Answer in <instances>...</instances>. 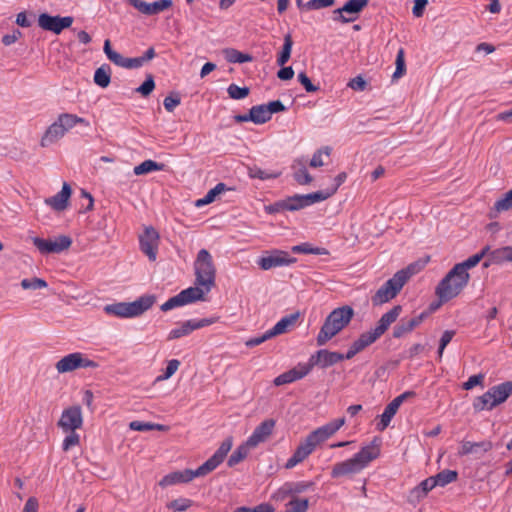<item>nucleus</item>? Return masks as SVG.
I'll return each instance as SVG.
<instances>
[{
    "instance_id": "nucleus-1",
    "label": "nucleus",
    "mask_w": 512,
    "mask_h": 512,
    "mask_svg": "<svg viewBox=\"0 0 512 512\" xmlns=\"http://www.w3.org/2000/svg\"><path fill=\"white\" fill-rule=\"evenodd\" d=\"M233 440L231 437L226 438L216 450V452L196 470L185 469L183 471H174L165 475L159 482L162 488L178 484L187 483L196 477H203L215 470L225 459L231 450Z\"/></svg>"
},
{
    "instance_id": "nucleus-2",
    "label": "nucleus",
    "mask_w": 512,
    "mask_h": 512,
    "mask_svg": "<svg viewBox=\"0 0 512 512\" xmlns=\"http://www.w3.org/2000/svg\"><path fill=\"white\" fill-rule=\"evenodd\" d=\"M380 455V444L375 438L370 444L361 448L352 458L336 463L332 470V478L352 476L360 473L369 463Z\"/></svg>"
},
{
    "instance_id": "nucleus-3",
    "label": "nucleus",
    "mask_w": 512,
    "mask_h": 512,
    "mask_svg": "<svg viewBox=\"0 0 512 512\" xmlns=\"http://www.w3.org/2000/svg\"><path fill=\"white\" fill-rule=\"evenodd\" d=\"M401 311L402 307L396 305L383 314L374 329L362 333L359 338L352 343L347 353L344 354V359H352L356 354L373 344L387 331L389 326L397 320Z\"/></svg>"
},
{
    "instance_id": "nucleus-4",
    "label": "nucleus",
    "mask_w": 512,
    "mask_h": 512,
    "mask_svg": "<svg viewBox=\"0 0 512 512\" xmlns=\"http://www.w3.org/2000/svg\"><path fill=\"white\" fill-rule=\"evenodd\" d=\"M354 317V310L351 306L344 305L335 308L326 317L316 338L317 345L323 346L339 332H341Z\"/></svg>"
},
{
    "instance_id": "nucleus-5",
    "label": "nucleus",
    "mask_w": 512,
    "mask_h": 512,
    "mask_svg": "<svg viewBox=\"0 0 512 512\" xmlns=\"http://www.w3.org/2000/svg\"><path fill=\"white\" fill-rule=\"evenodd\" d=\"M415 273V265L411 264L405 269L399 270L392 278L385 282L372 296L374 306L382 305L395 298L409 278Z\"/></svg>"
},
{
    "instance_id": "nucleus-6",
    "label": "nucleus",
    "mask_w": 512,
    "mask_h": 512,
    "mask_svg": "<svg viewBox=\"0 0 512 512\" xmlns=\"http://www.w3.org/2000/svg\"><path fill=\"white\" fill-rule=\"evenodd\" d=\"M470 274H463L453 267L436 287L435 294L440 302H447L457 297L468 285Z\"/></svg>"
},
{
    "instance_id": "nucleus-7",
    "label": "nucleus",
    "mask_w": 512,
    "mask_h": 512,
    "mask_svg": "<svg viewBox=\"0 0 512 512\" xmlns=\"http://www.w3.org/2000/svg\"><path fill=\"white\" fill-rule=\"evenodd\" d=\"M156 302L154 295H144L133 302H120L106 305L104 310L107 314H112L122 318H132L142 315L149 310Z\"/></svg>"
},
{
    "instance_id": "nucleus-8",
    "label": "nucleus",
    "mask_w": 512,
    "mask_h": 512,
    "mask_svg": "<svg viewBox=\"0 0 512 512\" xmlns=\"http://www.w3.org/2000/svg\"><path fill=\"white\" fill-rule=\"evenodd\" d=\"M512 395V381H506L491 387L483 395L475 398L473 408L476 412L492 410Z\"/></svg>"
},
{
    "instance_id": "nucleus-9",
    "label": "nucleus",
    "mask_w": 512,
    "mask_h": 512,
    "mask_svg": "<svg viewBox=\"0 0 512 512\" xmlns=\"http://www.w3.org/2000/svg\"><path fill=\"white\" fill-rule=\"evenodd\" d=\"M322 199L323 196L319 193H309L305 195L296 194L265 206V211L269 214L282 211H298L314 203L321 202Z\"/></svg>"
},
{
    "instance_id": "nucleus-10",
    "label": "nucleus",
    "mask_w": 512,
    "mask_h": 512,
    "mask_svg": "<svg viewBox=\"0 0 512 512\" xmlns=\"http://www.w3.org/2000/svg\"><path fill=\"white\" fill-rule=\"evenodd\" d=\"M195 284L213 288L215 286L216 268L211 254L201 249L194 262Z\"/></svg>"
},
{
    "instance_id": "nucleus-11",
    "label": "nucleus",
    "mask_w": 512,
    "mask_h": 512,
    "mask_svg": "<svg viewBox=\"0 0 512 512\" xmlns=\"http://www.w3.org/2000/svg\"><path fill=\"white\" fill-rule=\"evenodd\" d=\"M97 362L87 358L80 352H75L62 357L55 364L58 373H68L79 368H97Z\"/></svg>"
},
{
    "instance_id": "nucleus-12",
    "label": "nucleus",
    "mask_w": 512,
    "mask_h": 512,
    "mask_svg": "<svg viewBox=\"0 0 512 512\" xmlns=\"http://www.w3.org/2000/svg\"><path fill=\"white\" fill-rule=\"evenodd\" d=\"M32 242L38 251L43 254H58L68 250L72 245V239L66 235H60L54 239H43L40 237H32Z\"/></svg>"
},
{
    "instance_id": "nucleus-13",
    "label": "nucleus",
    "mask_w": 512,
    "mask_h": 512,
    "mask_svg": "<svg viewBox=\"0 0 512 512\" xmlns=\"http://www.w3.org/2000/svg\"><path fill=\"white\" fill-rule=\"evenodd\" d=\"M83 413L80 405L65 408L58 420L57 426L62 432L81 429L83 426Z\"/></svg>"
},
{
    "instance_id": "nucleus-14",
    "label": "nucleus",
    "mask_w": 512,
    "mask_h": 512,
    "mask_svg": "<svg viewBox=\"0 0 512 512\" xmlns=\"http://www.w3.org/2000/svg\"><path fill=\"white\" fill-rule=\"evenodd\" d=\"M73 21L74 19L71 16H51L47 13H42L38 17L39 27L55 34H60L64 29L69 28Z\"/></svg>"
},
{
    "instance_id": "nucleus-15",
    "label": "nucleus",
    "mask_w": 512,
    "mask_h": 512,
    "mask_svg": "<svg viewBox=\"0 0 512 512\" xmlns=\"http://www.w3.org/2000/svg\"><path fill=\"white\" fill-rule=\"evenodd\" d=\"M344 424V417L333 420L309 433L307 438L316 448L319 444L333 436Z\"/></svg>"
},
{
    "instance_id": "nucleus-16",
    "label": "nucleus",
    "mask_w": 512,
    "mask_h": 512,
    "mask_svg": "<svg viewBox=\"0 0 512 512\" xmlns=\"http://www.w3.org/2000/svg\"><path fill=\"white\" fill-rule=\"evenodd\" d=\"M296 262V259L282 250H273L258 259L257 263L262 270H269L275 267L287 266Z\"/></svg>"
},
{
    "instance_id": "nucleus-17",
    "label": "nucleus",
    "mask_w": 512,
    "mask_h": 512,
    "mask_svg": "<svg viewBox=\"0 0 512 512\" xmlns=\"http://www.w3.org/2000/svg\"><path fill=\"white\" fill-rule=\"evenodd\" d=\"M141 251L155 261L159 245V233L153 227H146L144 233L139 237Z\"/></svg>"
},
{
    "instance_id": "nucleus-18",
    "label": "nucleus",
    "mask_w": 512,
    "mask_h": 512,
    "mask_svg": "<svg viewBox=\"0 0 512 512\" xmlns=\"http://www.w3.org/2000/svg\"><path fill=\"white\" fill-rule=\"evenodd\" d=\"M415 393L413 391H406L401 395L394 398L385 408L384 412L380 416V423L377 424V429L379 431H384L390 424L392 418L397 413L401 404L408 398L414 397Z\"/></svg>"
},
{
    "instance_id": "nucleus-19",
    "label": "nucleus",
    "mask_w": 512,
    "mask_h": 512,
    "mask_svg": "<svg viewBox=\"0 0 512 512\" xmlns=\"http://www.w3.org/2000/svg\"><path fill=\"white\" fill-rule=\"evenodd\" d=\"M103 49L107 58L119 67H123L126 69H135L140 68L144 65L142 57L125 58L120 53L114 51L111 48V43L108 39L105 40Z\"/></svg>"
},
{
    "instance_id": "nucleus-20",
    "label": "nucleus",
    "mask_w": 512,
    "mask_h": 512,
    "mask_svg": "<svg viewBox=\"0 0 512 512\" xmlns=\"http://www.w3.org/2000/svg\"><path fill=\"white\" fill-rule=\"evenodd\" d=\"M344 360V354L339 352H331L326 349L317 351L307 362L310 371L314 366L327 368Z\"/></svg>"
},
{
    "instance_id": "nucleus-21",
    "label": "nucleus",
    "mask_w": 512,
    "mask_h": 512,
    "mask_svg": "<svg viewBox=\"0 0 512 512\" xmlns=\"http://www.w3.org/2000/svg\"><path fill=\"white\" fill-rule=\"evenodd\" d=\"M493 448V444L489 440L480 442L461 441L457 455L459 457L474 455L476 459H480L483 455Z\"/></svg>"
},
{
    "instance_id": "nucleus-22",
    "label": "nucleus",
    "mask_w": 512,
    "mask_h": 512,
    "mask_svg": "<svg viewBox=\"0 0 512 512\" xmlns=\"http://www.w3.org/2000/svg\"><path fill=\"white\" fill-rule=\"evenodd\" d=\"M276 425L274 419H266L258 425L253 431L252 435L247 439L250 447H257L260 443L265 442L272 434Z\"/></svg>"
},
{
    "instance_id": "nucleus-23",
    "label": "nucleus",
    "mask_w": 512,
    "mask_h": 512,
    "mask_svg": "<svg viewBox=\"0 0 512 512\" xmlns=\"http://www.w3.org/2000/svg\"><path fill=\"white\" fill-rule=\"evenodd\" d=\"M310 373V369L307 363L304 364H298L291 370L280 374L277 376L273 383L275 386H281L284 384L292 383L296 380L304 378L306 375Z\"/></svg>"
},
{
    "instance_id": "nucleus-24",
    "label": "nucleus",
    "mask_w": 512,
    "mask_h": 512,
    "mask_svg": "<svg viewBox=\"0 0 512 512\" xmlns=\"http://www.w3.org/2000/svg\"><path fill=\"white\" fill-rule=\"evenodd\" d=\"M314 450L315 446L306 437L303 441L300 442L294 454L287 460L284 467L286 469L294 468L296 465L303 462Z\"/></svg>"
},
{
    "instance_id": "nucleus-25",
    "label": "nucleus",
    "mask_w": 512,
    "mask_h": 512,
    "mask_svg": "<svg viewBox=\"0 0 512 512\" xmlns=\"http://www.w3.org/2000/svg\"><path fill=\"white\" fill-rule=\"evenodd\" d=\"M71 194L72 189L70 185L64 182L61 191L53 197L46 198L45 204L50 206L55 211H64L68 207Z\"/></svg>"
},
{
    "instance_id": "nucleus-26",
    "label": "nucleus",
    "mask_w": 512,
    "mask_h": 512,
    "mask_svg": "<svg viewBox=\"0 0 512 512\" xmlns=\"http://www.w3.org/2000/svg\"><path fill=\"white\" fill-rule=\"evenodd\" d=\"M368 5V0H348L343 7L338 8L334 11V13L339 14L337 18L342 23L352 22L356 19V17L347 18L343 15V13L347 14H359L366 6Z\"/></svg>"
},
{
    "instance_id": "nucleus-27",
    "label": "nucleus",
    "mask_w": 512,
    "mask_h": 512,
    "mask_svg": "<svg viewBox=\"0 0 512 512\" xmlns=\"http://www.w3.org/2000/svg\"><path fill=\"white\" fill-rule=\"evenodd\" d=\"M426 313H421L418 316H415L411 319H403L398 323L393 329V337L401 338L404 335L413 331L417 326H419L426 317Z\"/></svg>"
},
{
    "instance_id": "nucleus-28",
    "label": "nucleus",
    "mask_w": 512,
    "mask_h": 512,
    "mask_svg": "<svg viewBox=\"0 0 512 512\" xmlns=\"http://www.w3.org/2000/svg\"><path fill=\"white\" fill-rule=\"evenodd\" d=\"M66 132L61 125L55 120L45 131L41 138L40 145L48 147L65 136Z\"/></svg>"
},
{
    "instance_id": "nucleus-29",
    "label": "nucleus",
    "mask_w": 512,
    "mask_h": 512,
    "mask_svg": "<svg viewBox=\"0 0 512 512\" xmlns=\"http://www.w3.org/2000/svg\"><path fill=\"white\" fill-rule=\"evenodd\" d=\"M212 288L200 286L195 284L194 287H189L180 292L185 304L193 303L196 301L205 300V296L211 291Z\"/></svg>"
},
{
    "instance_id": "nucleus-30",
    "label": "nucleus",
    "mask_w": 512,
    "mask_h": 512,
    "mask_svg": "<svg viewBox=\"0 0 512 512\" xmlns=\"http://www.w3.org/2000/svg\"><path fill=\"white\" fill-rule=\"evenodd\" d=\"M512 209V189L503 194L490 208L488 217L496 219L500 213L507 212Z\"/></svg>"
},
{
    "instance_id": "nucleus-31",
    "label": "nucleus",
    "mask_w": 512,
    "mask_h": 512,
    "mask_svg": "<svg viewBox=\"0 0 512 512\" xmlns=\"http://www.w3.org/2000/svg\"><path fill=\"white\" fill-rule=\"evenodd\" d=\"M299 316V312H296L283 317L280 321H278L275 324V326L272 329L268 330L269 335H271V337L273 338L275 336L288 332L296 324Z\"/></svg>"
},
{
    "instance_id": "nucleus-32",
    "label": "nucleus",
    "mask_w": 512,
    "mask_h": 512,
    "mask_svg": "<svg viewBox=\"0 0 512 512\" xmlns=\"http://www.w3.org/2000/svg\"><path fill=\"white\" fill-rule=\"evenodd\" d=\"M56 120L66 133L78 124L84 125L86 127L90 126V123L85 118L71 113H61L58 115Z\"/></svg>"
},
{
    "instance_id": "nucleus-33",
    "label": "nucleus",
    "mask_w": 512,
    "mask_h": 512,
    "mask_svg": "<svg viewBox=\"0 0 512 512\" xmlns=\"http://www.w3.org/2000/svg\"><path fill=\"white\" fill-rule=\"evenodd\" d=\"M292 168L294 169L293 177L298 184L307 185L313 181V177L309 174L301 160H295Z\"/></svg>"
},
{
    "instance_id": "nucleus-34",
    "label": "nucleus",
    "mask_w": 512,
    "mask_h": 512,
    "mask_svg": "<svg viewBox=\"0 0 512 512\" xmlns=\"http://www.w3.org/2000/svg\"><path fill=\"white\" fill-rule=\"evenodd\" d=\"M251 121L255 124H264L268 122L271 117L266 104L256 105L250 109Z\"/></svg>"
},
{
    "instance_id": "nucleus-35",
    "label": "nucleus",
    "mask_w": 512,
    "mask_h": 512,
    "mask_svg": "<svg viewBox=\"0 0 512 512\" xmlns=\"http://www.w3.org/2000/svg\"><path fill=\"white\" fill-rule=\"evenodd\" d=\"M194 330H196V328L194 327V320L185 321L180 325V327L174 328L169 332L167 340L171 341L179 339L181 337L189 335Z\"/></svg>"
},
{
    "instance_id": "nucleus-36",
    "label": "nucleus",
    "mask_w": 512,
    "mask_h": 512,
    "mask_svg": "<svg viewBox=\"0 0 512 512\" xmlns=\"http://www.w3.org/2000/svg\"><path fill=\"white\" fill-rule=\"evenodd\" d=\"M223 54L225 59L230 63H245L253 60L250 54L242 53L234 48L224 49Z\"/></svg>"
},
{
    "instance_id": "nucleus-37",
    "label": "nucleus",
    "mask_w": 512,
    "mask_h": 512,
    "mask_svg": "<svg viewBox=\"0 0 512 512\" xmlns=\"http://www.w3.org/2000/svg\"><path fill=\"white\" fill-rule=\"evenodd\" d=\"M490 261L495 264H500L505 261H512V246H506L495 249L490 252Z\"/></svg>"
},
{
    "instance_id": "nucleus-38",
    "label": "nucleus",
    "mask_w": 512,
    "mask_h": 512,
    "mask_svg": "<svg viewBox=\"0 0 512 512\" xmlns=\"http://www.w3.org/2000/svg\"><path fill=\"white\" fill-rule=\"evenodd\" d=\"M250 449H253V447H250L247 441L241 444L239 447H237V449L231 454V456L228 459V466L233 467L240 463L241 461H243L247 457Z\"/></svg>"
},
{
    "instance_id": "nucleus-39",
    "label": "nucleus",
    "mask_w": 512,
    "mask_h": 512,
    "mask_svg": "<svg viewBox=\"0 0 512 512\" xmlns=\"http://www.w3.org/2000/svg\"><path fill=\"white\" fill-rule=\"evenodd\" d=\"M165 167L164 164L158 163L153 160H145L141 164L134 167L133 172L135 175H144L152 171H160Z\"/></svg>"
},
{
    "instance_id": "nucleus-40",
    "label": "nucleus",
    "mask_w": 512,
    "mask_h": 512,
    "mask_svg": "<svg viewBox=\"0 0 512 512\" xmlns=\"http://www.w3.org/2000/svg\"><path fill=\"white\" fill-rule=\"evenodd\" d=\"M293 46V40L290 33L286 34L284 36V44L282 47L281 52L279 53L277 57V64L279 66H284L290 59L291 51Z\"/></svg>"
},
{
    "instance_id": "nucleus-41",
    "label": "nucleus",
    "mask_w": 512,
    "mask_h": 512,
    "mask_svg": "<svg viewBox=\"0 0 512 512\" xmlns=\"http://www.w3.org/2000/svg\"><path fill=\"white\" fill-rule=\"evenodd\" d=\"M129 428L134 431H150V430L168 431L169 430V427L166 425H163V424L141 422V421L130 422Z\"/></svg>"
},
{
    "instance_id": "nucleus-42",
    "label": "nucleus",
    "mask_w": 512,
    "mask_h": 512,
    "mask_svg": "<svg viewBox=\"0 0 512 512\" xmlns=\"http://www.w3.org/2000/svg\"><path fill=\"white\" fill-rule=\"evenodd\" d=\"M225 190L226 185L224 183H218L214 188L208 191L204 198L196 201V206L200 207L212 203L215 200L216 196L221 194Z\"/></svg>"
},
{
    "instance_id": "nucleus-43",
    "label": "nucleus",
    "mask_w": 512,
    "mask_h": 512,
    "mask_svg": "<svg viewBox=\"0 0 512 512\" xmlns=\"http://www.w3.org/2000/svg\"><path fill=\"white\" fill-rule=\"evenodd\" d=\"M309 507V500L307 498L293 497L286 504V512H306Z\"/></svg>"
},
{
    "instance_id": "nucleus-44",
    "label": "nucleus",
    "mask_w": 512,
    "mask_h": 512,
    "mask_svg": "<svg viewBox=\"0 0 512 512\" xmlns=\"http://www.w3.org/2000/svg\"><path fill=\"white\" fill-rule=\"evenodd\" d=\"M109 67L102 66L95 71L94 82L101 88H106L111 81Z\"/></svg>"
},
{
    "instance_id": "nucleus-45",
    "label": "nucleus",
    "mask_w": 512,
    "mask_h": 512,
    "mask_svg": "<svg viewBox=\"0 0 512 512\" xmlns=\"http://www.w3.org/2000/svg\"><path fill=\"white\" fill-rule=\"evenodd\" d=\"M193 501L188 498H178L167 503L166 507L173 512H183L192 507Z\"/></svg>"
},
{
    "instance_id": "nucleus-46",
    "label": "nucleus",
    "mask_w": 512,
    "mask_h": 512,
    "mask_svg": "<svg viewBox=\"0 0 512 512\" xmlns=\"http://www.w3.org/2000/svg\"><path fill=\"white\" fill-rule=\"evenodd\" d=\"M331 154V148L329 146L318 149L310 160V167L318 168L324 165L323 156L329 157Z\"/></svg>"
},
{
    "instance_id": "nucleus-47",
    "label": "nucleus",
    "mask_w": 512,
    "mask_h": 512,
    "mask_svg": "<svg viewBox=\"0 0 512 512\" xmlns=\"http://www.w3.org/2000/svg\"><path fill=\"white\" fill-rule=\"evenodd\" d=\"M292 251L294 253H304V254H315V255H326L328 251L325 248L321 247H311L308 243H303L300 245H296L292 247Z\"/></svg>"
},
{
    "instance_id": "nucleus-48",
    "label": "nucleus",
    "mask_w": 512,
    "mask_h": 512,
    "mask_svg": "<svg viewBox=\"0 0 512 512\" xmlns=\"http://www.w3.org/2000/svg\"><path fill=\"white\" fill-rule=\"evenodd\" d=\"M458 473L454 470H443L439 472L434 477V480L437 481V485L445 486L457 479Z\"/></svg>"
},
{
    "instance_id": "nucleus-49",
    "label": "nucleus",
    "mask_w": 512,
    "mask_h": 512,
    "mask_svg": "<svg viewBox=\"0 0 512 512\" xmlns=\"http://www.w3.org/2000/svg\"><path fill=\"white\" fill-rule=\"evenodd\" d=\"M173 6L172 0H158L149 3L148 16L159 14Z\"/></svg>"
},
{
    "instance_id": "nucleus-50",
    "label": "nucleus",
    "mask_w": 512,
    "mask_h": 512,
    "mask_svg": "<svg viewBox=\"0 0 512 512\" xmlns=\"http://www.w3.org/2000/svg\"><path fill=\"white\" fill-rule=\"evenodd\" d=\"M179 366H180V361L177 359H172V360L168 361L164 373L162 375L157 376L155 381L162 382V381L168 380L176 373V371L179 369Z\"/></svg>"
},
{
    "instance_id": "nucleus-51",
    "label": "nucleus",
    "mask_w": 512,
    "mask_h": 512,
    "mask_svg": "<svg viewBox=\"0 0 512 512\" xmlns=\"http://www.w3.org/2000/svg\"><path fill=\"white\" fill-rule=\"evenodd\" d=\"M395 64L396 69L393 74V79H399L406 73L405 53L403 48L398 50Z\"/></svg>"
},
{
    "instance_id": "nucleus-52",
    "label": "nucleus",
    "mask_w": 512,
    "mask_h": 512,
    "mask_svg": "<svg viewBox=\"0 0 512 512\" xmlns=\"http://www.w3.org/2000/svg\"><path fill=\"white\" fill-rule=\"evenodd\" d=\"M346 178H347V174L345 172H341L335 177V179H334L335 185L332 188L327 189L326 191H317L316 193L321 194L323 196L322 201H324L336 193V191L342 185V183L346 180Z\"/></svg>"
},
{
    "instance_id": "nucleus-53",
    "label": "nucleus",
    "mask_w": 512,
    "mask_h": 512,
    "mask_svg": "<svg viewBox=\"0 0 512 512\" xmlns=\"http://www.w3.org/2000/svg\"><path fill=\"white\" fill-rule=\"evenodd\" d=\"M76 431L77 430L66 432L68 435L64 438L62 443L63 451L67 452L71 448L78 446L80 444V436Z\"/></svg>"
},
{
    "instance_id": "nucleus-54",
    "label": "nucleus",
    "mask_w": 512,
    "mask_h": 512,
    "mask_svg": "<svg viewBox=\"0 0 512 512\" xmlns=\"http://www.w3.org/2000/svg\"><path fill=\"white\" fill-rule=\"evenodd\" d=\"M227 92L230 98L240 100L249 95L250 89L248 87H239L236 84H231L229 85Z\"/></svg>"
},
{
    "instance_id": "nucleus-55",
    "label": "nucleus",
    "mask_w": 512,
    "mask_h": 512,
    "mask_svg": "<svg viewBox=\"0 0 512 512\" xmlns=\"http://www.w3.org/2000/svg\"><path fill=\"white\" fill-rule=\"evenodd\" d=\"M480 261L481 256H478V254L476 253L473 256L466 259L465 261L457 263L456 265H454V267L458 270H461L463 274H469L468 269L475 267Z\"/></svg>"
},
{
    "instance_id": "nucleus-56",
    "label": "nucleus",
    "mask_w": 512,
    "mask_h": 512,
    "mask_svg": "<svg viewBox=\"0 0 512 512\" xmlns=\"http://www.w3.org/2000/svg\"><path fill=\"white\" fill-rule=\"evenodd\" d=\"M21 287L25 290L28 289H42L47 287V282L44 279L34 277L31 279H23L21 281Z\"/></svg>"
},
{
    "instance_id": "nucleus-57",
    "label": "nucleus",
    "mask_w": 512,
    "mask_h": 512,
    "mask_svg": "<svg viewBox=\"0 0 512 512\" xmlns=\"http://www.w3.org/2000/svg\"><path fill=\"white\" fill-rule=\"evenodd\" d=\"M155 88L154 78L151 74L146 76L145 81L136 88V92L140 93L143 97L149 96Z\"/></svg>"
},
{
    "instance_id": "nucleus-58",
    "label": "nucleus",
    "mask_w": 512,
    "mask_h": 512,
    "mask_svg": "<svg viewBox=\"0 0 512 512\" xmlns=\"http://www.w3.org/2000/svg\"><path fill=\"white\" fill-rule=\"evenodd\" d=\"M183 305H186L181 294H177L176 296L174 297H171L170 299H168L165 303H163L160 307L161 311L163 312H167L173 308H176V307H179V306H183Z\"/></svg>"
},
{
    "instance_id": "nucleus-59",
    "label": "nucleus",
    "mask_w": 512,
    "mask_h": 512,
    "mask_svg": "<svg viewBox=\"0 0 512 512\" xmlns=\"http://www.w3.org/2000/svg\"><path fill=\"white\" fill-rule=\"evenodd\" d=\"M335 0H310L304 4L306 10H318L321 8L330 7L334 4Z\"/></svg>"
},
{
    "instance_id": "nucleus-60",
    "label": "nucleus",
    "mask_w": 512,
    "mask_h": 512,
    "mask_svg": "<svg viewBox=\"0 0 512 512\" xmlns=\"http://www.w3.org/2000/svg\"><path fill=\"white\" fill-rule=\"evenodd\" d=\"M181 98L178 93H171L164 99V107L168 112H173L174 109L180 104Z\"/></svg>"
},
{
    "instance_id": "nucleus-61",
    "label": "nucleus",
    "mask_w": 512,
    "mask_h": 512,
    "mask_svg": "<svg viewBox=\"0 0 512 512\" xmlns=\"http://www.w3.org/2000/svg\"><path fill=\"white\" fill-rule=\"evenodd\" d=\"M298 81L304 86L307 92H317L319 90V86L314 85L305 72L298 74Z\"/></svg>"
},
{
    "instance_id": "nucleus-62",
    "label": "nucleus",
    "mask_w": 512,
    "mask_h": 512,
    "mask_svg": "<svg viewBox=\"0 0 512 512\" xmlns=\"http://www.w3.org/2000/svg\"><path fill=\"white\" fill-rule=\"evenodd\" d=\"M455 335V332L453 330H446L442 334V337L440 339L439 343V349H438V355L441 358L444 352L445 347L450 343L453 336Z\"/></svg>"
},
{
    "instance_id": "nucleus-63",
    "label": "nucleus",
    "mask_w": 512,
    "mask_h": 512,
    "mask_svg": "<svg viewBox=\"0 0 512 512\" xmlns=\"http://www.w3.org/2000/svg\"><path fill=\"white\" fill-rule=\"evenodd\" d=\"M234 512H274V508L269 504H260L253 508L239 507Z\"/></svg>"
},
{
    "instance_id": "nucleus-64",
    "label": "nucleus",
    "mask_w": 512,
    "mask_h": 512,
    "mask_svg": "<svg viewBox=\"0 0 512 512\" xmlns=\"http://www.w3.org/2000/svg\"><path fill=\"white\" fill-rule=\"evenodd\" d=\"M347 86L355 91H364L367 86L366 80L362 76H356L352 78Z\"/></svg>"
}]
</instances>
